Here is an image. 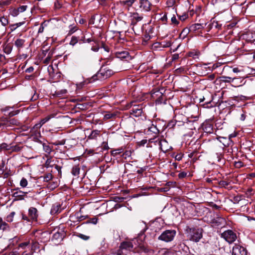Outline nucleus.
<instances>
[{
  "label": "nucleus",
  "mask_w": 255,
  "mask_h": 255,
  "mask_svg": "<svg viewBox=\"0 0 255 255\" xmlns=\"http://www.w3.org/2000/svg\"><path fill=\"white\" fill-rule=\"evenodd\" d=\"M176 232L174 230H166L158 237V240L168 243L173 240Z\"/></svg>",
  "instance_id": "obj_2"
},
{
  "label": "nucleus",
  "mask_w": 255,
  "mask_h": 255,
  "mask_svg": "<svg viewBox=\"0 0 255 255\" xmlns=\"http://www.w3.org/2000/svg\"><path fill=\"white\" fill-rule=\"evenodd\" d=\"M116 114L115 113L107 112L104 116V120H107L115 118Z\"/></svg>",
  "instance_id": "obj_28"
},
{
  "label": "nucleus",
  "mask_w": 255,
  "mask_h": 255,
  "mask_svg": "<svg viewBox=\"0 0 255 255\" xmlns=\"http://www.w3.org/2000/svg\"><path fill=\"white\" fill-rule=\"evenodd\" d=\"M213 100V95L209 92H206L204 94L199 98V102H204L203 106L205 107L208 108L209 107L213 106L212 105L208 106V105L211 104Z\"/></svg>",
  "instance_id": "obj_6"
},
{
  "label": "nucleus",
  "mask_w": 255,
  "mask_h": 255,
  "mask_svg": "<svg viewBox=\"0 0 255 255\" xmlns=\"http://www.w3.org/2000/svg\"><path fill=\"white\" fill-rule=\"evenodd\" d=\"M90 51V48L88 47L83 46L82 47V52L85 55H88Z\"/></svg>",
  "instance_id": "obj_50"
},
{
  "label": "nucleus",
  "mask_w": 255,
  "mask_h": 255,
  "mask_svg": "<svg viewBox=\"0 0 255 255\" xmlns=\"http://www.w3.org/2000/svg\"><path fill=\"white\" fill-rule=\"evenodd\" d=\"M151 3L148 0H140V8L144 11H148L150 10Z\"/></svg>",
  "instance_id": "obj_15"
},
{
  "label": "nucleus",
  "mask_w": 255,
  "mask_h": 255,
  "mask_svg": "<svg viewBox=\"0 0 255 255\" xmlns=\"http://www.w3.org/2000/svg\"><path fill=\"white\" fill-rule=\"evenodd\" d=\"M224 222V219L220 217H217L212 220V223L215 226H221Z\"/></svg>",
  "instance_id": "obj_23"
},
{
  "label": "nucleus",
  "mask_w": 255,
  "mask_h": 255,
  "mask_svg": "<svg viewBox=\"0 0 255 255\" xmlns=\"http://www.w3.org/2000/svg\"><path fill=\"white\" fill-rule=\"evenodd\" d=\"M71 26H72L71 25ZM77 28H76V26H73V27H71V28H70L69 31V34H73V33H74L76 31H77Z\"/></svg>",
  "instance_id": "obj_57"
},
{
  "label": "nucleus",
  "mask_w": 255,
  "mask_h": 255,
  "mask_svg": "<svg viewBox=\"0 0 255 255\" xmlns=\"http://www.w3.org/2000/svg\"><path fill=\"white\" fill-rule=\"evenodd\" d=\"M114 73L113 70L107 68H101L95 75H93L89 80V82H94L96 80H103L106 79L112 75Z\"/></svg>",
  "instance_id": "obj_1"
},
{
  "label": "nucleus",
  "mask_w": 255,
  "mask_h": 255,
  "mask_svg": "<svg viewBox=\"0 0 255 255\" xmlns=\"http://www.w3.org/2000/svg\"><path fill=\"white\" fill-rule=\"evenodd\" d=\"M3 150H10L9 146L6 143H2L0 144V152H1Z\"/></svg>",
  "instance_id": "obj_37"
},
{
  "label": "nucleus",
  "mask_w": 255,
  "mask_h": 255,
  "mask_svg": "<svg viewBox=\"0 0 255 255\" xmlns=\"http://www.w3.org/2000/svg\"><path fill=\"white\" fill-rule=\"evenodd\" d=\"M39 248V244L36 242H33L31 246V251L34 252L37 249Z\"/></svg>",
  "instance_id": "obj_38"
},
{
  "label": "nucleus",
  "mask_w": 255,
  "mask_h": 255,
  "mask_svg": "<svg viewBox=\"0 0 255 255\" xmlns=\"http://www.w3.org/2000/svg\"><path fill=\"white\" fill-rule=\"evenodd\" d=\"M189 31H190L189 30V28H184L182 30L181 33H180V37H182V38H184L186 36V35H187V34L188 33V32Z\"/></svg>",
  "instance_id": "obj_42"
},
{
  "label": "nucleus",
  "mask_w": 255,
  "mask_h": 255,
  "mask_svg": "<svg viewBox=\"0 0 255 255\" xmlns=\"http://www.w3.org/2000/svg\"><path fill=\"white\" fill-rule=\"evenodd\" d=\"M212 27H214L217 29H219L221 27V25H219L217 22H213L212 24Z\"/></svg>",
  "instance_id": "obj_61"
},
{
  "label": "nucleus",
  "mask_w": 255,
  "mask_h": 255,
  "mask_svg": "<svg viewBox=\"0 0 255 255\" xmlns=\"http://www.w3.org/2000/svg\"><path fill=\"white\" fill-rule=\"evenodd\" d=\"M80 38L79 37L73 36L71 37V41L70 42V44L74 46L75 45L79 40Z\"/></svg>",
  "instance_id": "obj_36"
},
{
  "label": "nucleus",
  "mask_w": 255,
  "mask_h": 255,
  "mask_svg": "<svg viewBox=\"0 0 255 255\" xmlns=\"http://www.w3.org/2000/svg\"><path fill=\"white\" fill-rule=\"evenodd\" d=\"M64 234L65 233L62 231L55 232L53 234L52 241L54 242L55 244H58L62 241L64 237Z\"/></svg>",
  "instance_id": "obj_10"
},
{
  "label": "nucleus",
  "mask_w": 255,
  "mask_h": 255,
  "mask_svg": "<svg viewBox=\"0 0 255 255\" xmlns=\"http://www.w3.org/2000/svg\"><path fill=\"white\" fill-rule=\"evenodd\" d=\"M171 21L172 22V24H173L174 25H177L179 23L178 21L177 20L176 16L175 15H173L172 17L171 18Z\"/></svg>",
  "instance_id": "obj_49"
},
{
  "label": "nucleus",
  "mask_w": 255,
  "mask_h": 255,
  "mask_svg": "<svg viewBox=\"0 0 255 255\" xmlns=\"http://www.w3.org/2000/svg\"><path fill=\"white\" fill-rule=\"evenodd\" d=\"M221 237L224 239L229 244L234 242L237 238V235L232 230H228L221 234Z\"/></svg>",
  "instance_id": "obj_5"
},
{
  "label": "nucleus",
  "mask_w": 255,
  "mask_h": 255,
  "mask_svg": "<svg viewBox=\"0 0 255 255\" xmlns=\"http://www.w3.org/2000/svg\"><path fill=\"white\" fill-rule=\"evenodd\" d=\"M182 157H183V154L181 153H179V154H177L175 156V160L180 161L182 159Z\"/></svg>",
  "instance_id": "obj_62"
},
{
  "label": "nucleus",
  "mask_w": 255,
  "mask_h": 255,
  "mask_svg": "<svg viewBox=\"0 0 255 255\" xmlns=\"http://www.w3.org/2000/svg\"><path fill=\"white\" fill-rule=\"evenodd\" d=\"M19 11L17 10V9H13L11 12V14L13 16H16L17 15H18L19 14Z\"/></svg>",
  "instance_id": "obj_56"
},
{
  "label": "nucleus",
  "mask_w": 255,
  "mask_h": 255,
  "mask_svg": "<svg viewBox=\"0 0 255 255\" xmlns=\"http://www.w3.org/2000/svg\"><path fill=\"white\" fill-rule=\"evenodd\" d=\"M54 114H51L45 118L41 119L40 122L41 123L43 126L44 124L48 122L51 119L53 118L54 117Z\"/></svg>",
  "instance_id": "obj_29"
},
{
  "label": "nucleus",
  "mask_w": 255,
  "mask_h": 255,
  "mask_svg": "<svg viewBox=\"0 0 255 255\" xmlns=\"http://www.w3.org/2000/svg\"><path fill=\"white\" fill-rule=\"evenodd\" d=\"M203 129L206 133H211L213 132V126L211 124L205 123L203 126Z\"/></svg>",
  "instance_id": "obj_20"
},
{
  "label": "nucleus",
  "mask_w": 255,
  "mask_h": 255,
  "mask_svg": "<svg viewBox=\"0 0 255 255\" xmlns=\"http://www.w3.org/2000/svg\"><path fill=\"white\" fill-rule=\"evenodd\" d=\"M123 249H122L120 248L117 252L118 255H126V254L123 252Z\"/></svg>",
  "instance_id": "obj_64"
},
{
  "label": "nucleus",
  "mask_w": 255,
  "mask_h": 255,
  "mask_svg": "<svg viewBox=\"0 0 255 255\" xmlns=\"http://www.w3.org/2000/svg\"><path fill=\"white\" fill-rule=\"evenodd\" d=\"M42 126V125L41 123L39 122L38 123L36 124L34 126L33 128L34 129H39Z\"/></svg>",
  "instance_id": "obj_63"
},
{
  "label": "nucleus",
  "mask_w": 255,
  "mask_h": 255,
  "mask_svg": "<svg viewBox=\"0 0 255 255\" xmlns=\"http://www.w3.org/2000/svg\"><path fill=\"white\" fill-rule=\"evenodd\" d=\"M29 244V242H25L22 243L19 245V247L23 249H25Z\"/></svg>",
  "instance_id": "obj_51"
},
{
  "label": "nucleus",
  "mask_w": 255,
  "mask_h": 255,
  "mask_svg": "<svg viewBox=\"0 0 255 255\" xmlns=\"http://www.w3.org/2000/svg\"><path fill=\"white\" fill-rule=\"evenodd\" d=\"M0 22L3 26H6L8 23L7 18L4 16L0 17Z\"/></svg>",
  "instance_id": "obj_43"
},
{
  "label": "nucleus",
  "mask_w": 255,
  "mask_h": 255,
  "mask_svg": "<svg viewBox=\"0 0 255 255\" xmlns=\"http://www.w3.org/2000/svg\"><path fill=\"white\" fill-rule=\"evenodd\" d=\"M66 140L65 139H62L61 140L56 141L54 143L55 145H64L65 144Z\"/></svg>",
  "instance_id": "obj_54"
},
{
  "label": "nucleus",
  "mask_w": 255,
  "mask_h": 255,
  "mask_svg": "<svg viewBox=\"0 0 255 255\" xmlns=\"http://www.w3.org/2000/svg\"><path fill=\"white\" fill-rule=\"evenodd\" d=\"M55 165L54 161L52 159V158L49 157H48L47 160L45 161L44 166L46 168L49 167H53Z\"/></svg>",
  "instance_id": "obj_26"
},
{
  "label": "nucleus",
  "mask_w": 255,
  "mask_h": 255,
  "mask_svg": "<svg viewBox=\"0 0 255 255\" xmlns=\"http://www.w3.org/2000/svg\"><path fill=\"white\" fill-rule=\"evenodd\" d=\"M187 173L185 172H181L179 173L178 177L179 178H183L187 176Z\"/></svg>",
  "instance_id": "obj_59"
},
{
  "label": "nucleus",
  "mask_w": 255,
  "mask_h": 255,
  "mask_svg": "<svg viewBox=\"0 0 255 255\" xmlns=\"http://www.w3.org/2000/svg\"><path fill=\"white\" fill-rule=\"evenodd\" d=\"M12 49V46L10 43L5 44L3 45V51L6 54L11 53Z\"/></svg>",
  "instance_id": "obj_25"
},
{
  "label": "nucleus",
  "mask_w": 255,
  "mask_h": 255,
  "mask_svg": "<svg viewBox=\"0 0 255 255\" xmlns=\"http://www.w3.org/2000/svg\"><path fill=\"white\" fill-rule=\"evenodd\" d=\"M142 113V108L140 105L134 106L130 110V113L136 117L140 116Z\"/></svg>",
  "instance_id": "obj_11"
},
{
  "label": "nucleus",
  "mask_w": 255,
  "mask_h": 255,
  "mask_svg": "<svg viewBox=\"0 0 255 255\" xmlns=\"http://www.w3.org/2000/svg\"><path fill=\"white\" fill-rule=\"evenodd\" d=\"M146 228H144L142 231H141L140 233L138 234V239L139 240H140L141 242L142 241V239H144L145 238V236H144V232L145 231H146Z\"/></svg>",
  "instance_id": "obj_45"
},
{
  "label": "nucleus",
  "mask_w": 255,
  "mask_h": 255,
  "mask_svg": "<svg viewBox=\"0 0 255 255\" xmlns=\"http://www.w3.org/2000/svg\"><path fill=\"white\" fill-rule=\"evenodd\" d=\"M124 151L123 149L122 148L116 149L112 150L111 151V155L113 156H116L117 155L120 154L122 152H123Z\"/></svg>",
  "instance_id": "obj_31"
},
{
  "label": "nucleus",
  "mask_w": 255,
  "mask_h": 255,
  "mask_svg": "<svg viewBox=\"0 0 255 255\" xmlns=\"http://www.w3.org/2000/svg\"><path fill=\"white\" fill-rule=\"evenodd\" d=\"M189 239L195 242H198L203 236V230L198 228H190L189 232Z\"/></svg>",
  "instance_id": "obj_3"
},
{
  "label": "nucleus",
  "mask_w": 255,
  "mask_h": 255,
  "mask_svg": "<svg viewBox=\"0 0 255 255\" xmlns=\"http://www.w3.org/2000/svg\"><path fill=\"white\" fill-rule=\"evenodd\" d=\"M19 124L18 121L14 118H2L0 120V127L3 128H11L13 126L18 125Z\"/></svg>",
  "instance_id": "obj_4"
},
{
  "label": "nucleus",
  "mask_w": 255,
  "mask_h": 255,
  "mask_svg": "<svg viewBox=\"0 0 255 255\" xmlns=\"http://www.w3.org/2000/svg\"><path fill=\"white\" fill-rule=\"evenodd\" d=\"M62 210L61 205L59 203H55L52 206L50 213L51 215H55L60 213Z\"/></svg>",
  "instance_id": "obj_13"
},
{
  "label": "nucleus",
  "mask_w": 255,
  "mask_h": 255,
  "mask_svg": "<svg viewBox=\"0 0 255 255\" xmlns=\"http://www.w3.org/2000/svg\"><path fill=\"white\" fill-rule=\"evenodd\" d=\"M25 40L24 39L17 38L14 41V45L18 50L22 48L25 45Z\"/></svg>",
  "instance_id": "obj_19"
},
{
  "label": "nucleus",
  "mask_w": 255,
  "mask_h": 255,
  "mask_svg": "<svg viewBox=\"0 0 255 255\" xmlns=\"http://www.w3.org/2000/svg\"><path fill=\"white\" fill-rule=\"evenodd\" d=\"M131 154V152L130 150H127L122 154V157L125 159L127 157H130Z\"/></svg>",
  "instance_id": "obj_48"
},
{
  "label": "nucleus",
  "mask_w": 255,
  "mask_h": 255,
  "mask_svg": "<svg viewBox=\"0 0 255 255\" xmlns=\"http://www.w3.org/2000/svg\"><path fill=\"white\" fill-rule=\"evenodd\" d=\"M100 133L101 130L98 129L93 130L88 136V138L90 139H97V137L100 136Z\"/></svg>",
  "instance_id": "obj_21"
},
{
  "label": "nucleus",
  "mask_w": 255,
  "mask_h": 255,
  "mask_svg": "<svg viewBox=\"0 0 255 255\" xmlns=\"http://www.w3.org/2000/svg\"><path fill=\"white\" fill-rule=\"evenodd\" d=\"M80 166L79 164L75 165L72 167V169L71 170V173L73 176L78 177L79 175L80 174Z\"/></svg>",
  "instance_id": "obj_24"
},
{
  "label": "nucleus",
  "mask_w": 255,
  "mask_h": 255,
  "mask_svg": "<svg viewBox=\"0 0 255 255\" xmlns=\"http://www.w3.org/2000/svg\"><path fill=\"white\" fill-rule=\"evenodd\" d=\"M78 237L79 238H80L81 239H82L84 240H85V241L88 240L90 238V237L89 236L82 234H80L78 235Z\"/></svg>",
  "instance_id": "obj_55"
},
{
  "label": "nucleus",
  "mask_w": 255,
  "mask_h": 255,
  "mask_svg": "<svg viewBox=\"0 0 255 255\" xmlns=\"http://www.w3.org/2000/svg\"><path fill=\"white\" fill-rule=\"evenodd\" d=\"M221 81L225 83H232L233 81V77L228 76H222L220 77Z\"/></svg>",
  "instance_id": "obj_35"
},
{
  "label": "nucleus",
  "mask_w": 255,
  "mask_h": 255,
  "mask_svg": "<svg viewBox=\"0 0 255 255\" xmlns=\"http://www.w3.org/2000/svg\"><path fill=\"white\" fill-rule=\"evenodd\" d=\"M143 18V17L140 16L137 13H133L131 16V24L133 25L132 29L134 31V26L136 24L137 22L141 21Z\"/></svg>",
  "instance_id": "obj_16"
},
{
  "label": "nucleus",
  "mask_w": 255,
  "mask_h": 255,
  "mask_svg": "<svg viewBox=\"0 0 255 255\" xmlns=\"http://www.w3.org/2000/svg\"><path fill=\"white\" fill-rule=\"evenodd\" d=\"M129 56V54L127 51H123L117 54V57L119 58H127Z\"/></svg>",
  "instance_id": "obj_33"
},
{
  "label": "nucleus",
  "mask_w": 255,
  "mask_h": 255,
  "mask_svg": "<svg viewBox=\"0 0 255 255\" xmlns=\"http://www.w3.org/2000/svg\"><path fill=\"white\" fill-rule=\"evenodd\" d=\"M28 215L30 220L36 221L38 217L37 209L34 207H30L28 210Z\"/></svg>",
  "instance_id": "obj_14"
},
{
  "label": "nucleus",
  "mask_w": 255,
  "mask_h": 255,
  "mask_svg": "<svg viewBox=\"0 0 255 255\" xmlns=\"http://www.w3.org/2000/svg\"><path fill=\"white\" fill-rule=\"evenodd\" d=\"M99 49V46L96 45L95 46H92L90 49L94 52H97Z\"/></svg>",
  "instance_id": "obj_60"
},
{
  "label": "nucleus",
  "mask_w": 255,
  "mask_h": 255,
  "mask_svg": "<svg viewBox=\"0 0 255 255\" xmlns=\"http://www.w3.org/2000/svg\"><path fill=\"white\" fill-rule=\"evenodd\" d=\"M97 222H98V218H93L92 219H91L88 221H87L86 223H91V224L95 225L97 223Z\"/></svg>",
  "instance_id": "obj_52"
},
{
  "label": "nucleus",
  "mask_w": 255,
  "mask_h": 255,
  "mask_svg": "<svg viewBox=\"0 0 255 255\" xmlns=\"http://www.w3.org/2000/svg\"><path fill=\"white\" fill-rule=\"evenodd\" d=\"M41 178H43V181L44 182H48L51 180L53 178V175L51 173H47L43 175V176L40 177Z\"/></svg>",
  "instance_id": "obj_30"
},
{
  "label": "nucleus",
  "mask_w": 255,
  "mask_h": 255,
  "mask_svg": "<svg viewBox=\"0 0 255 255\" xmlns=\"http://www.w3.org/2000/svg\"><path fill=\"white\" fill-rule=\"evenodd\" d=\"M15 215L14 212H11L6 218V220L8 222H11L13 221V217Z\"/></svg>",
  "instance_id": "obj_40"
},
{
  "label": "nucleus",
  "mask_w": 255,
  "mask_h": 255,
  "mask_svg": "<svg viewBox=\"0 0 255 255\" xmlns=\"http://www.w3.org/2000/svg\"><path fill=\"white\" fill-rule=\"evenodd\" d=\"M204 28L203 24L201 23H195L192 24L189 27V30L190 31H196L199 29H201Z\"/></svg>",
  "instance_id": "obj_22"
},
{
  "label": "nucleus",
  "mask_w": 255,
  "mask_h": 255,
  "mask_svg": "<svg viewBox=\"0 0 255 255\" xmlns=\"http://www.w3.org/2000/svg\"><path fill=\"white\" fill-rule=\"evenodd\" d=\"M43 150L47 154H50L52 151V148L45 143L42 144Z\"/></svg>",
  "instance_id": "obj_32"
},
{
  "label": "nucleus",
  "mask_w": 255,
  "mask_h": 255,
  "mask_svg": "<svg viewBox=\"0 0 255 255\" xmlns=\"http://www.w3.org/2000/svg\"><path fill=\"white\" fill-rule=\"evenodd\" d=\"M155 142L159 146V149L163 152L168 150V144L165 139H159L155 140Z\"/></svg>",
  "instance_id": "obj_9"
},
{
  "label": "nucleus",
  "mask_w": 255,
  "mask_h": 255,
  "mask_svg": "<svg viewBox=\"0 0 255 255\" xmlns=\"http://www.w3.org/2000/svg\"><path fill=\"white\" fill-rule=\"evenodd\" d=\"M12 193V196L14 198V200H23L27 194V192L19 190L18 188L13 189Z\"/></svg>",
  "instance_id": "obj_8"
},
{
  "label": "nucleus",
  "mask_w": 255,
  "mask_h": 255,
  "mask_svg": "<svg viewBox=\"0 0 255 255\" xmlns=\"http://www.w3.org/2000/svg\"><path fill=\"white\" fill-rule=\"evenodd\" d=\"M219 184L221 187H226L229 185V182L225 180H221L219 182Z\"/></svg>",
  "instance_id": "obj_46"
},
{
  "label": "nucleus",
  "mask_w": 255,
  "mask_h": 255,
  "mask_svg": "<svg viewBox=\"0 0 255 255\" xmlns=\"http://www.w3.org/2000/svg\"><path fill=\"white\" fill-rule=\"evenodd\" d=\"M10 150L12 151L18 152L22 149V147L19 146L17 145L9 147Z\"/></svg>",
  "instance_id": "obj_41"
},
{
  "label": "nucleus",
  "mask_w": 255,
  "mask_h": 255,
  "mask_svg": "<svg viewBox=\"0 0 255 255\" xmlns=\"http://www.w3.org/2000/svg\"><path fill=\"white\" fill-rule=\"evenodd\" d=\"M20 185L22 187H25L27 185V180L24 178H22L20 182Z\"/></svg>",
  "instance_id": "obj_47"
},
{
  "label": "nucleus",
  "mask_w": 255,
  "mask_h": 255,
  "mask_svg": "<svg viewBox=\"0 0 255 255\" xmlns=\"http://www.w3.org/2000/svg\"><path fill=\"white\" fill-rule=\"evenodd\" d=\"M224 148L221 147L218 152H217L215 155V157L217 159L218 162H220L222 164L224 163L225 160L224 159Z\"/></svg>",
  "instance_id": "obj_12"
},
{
  "label": "nucleus",
  "mask_w": 255,
  "mask_h": 255,
  "mask_svg": "<svg viewBox=\"0 0 255 255\" xmlns=\"http://www.w3.org/2000/svg\"><path fill=\"white\" fill-rule=\"evenodd\" d=\"M161 42H156L153 45V48H157V49L162 48V47H161Z\"/></svg>",
  "instance_id": "obj_58"
},
{
  "label": "nucleus",
  "mask_w": 255,
  "mask_h": 255,
  "mask_svg": "<svg viewBox=\"0 0 255 255\" xmlns=\"http://www.w3.org/2000/svg\"><path fill=\"white\" fill-rule=\"evenodd\" d=\"M161 47H162V48L169 47L171 45V42L169 41L161 42Z\"/></svg>",
  "instance_id": "obj_44"
},
{
  "label": "nucleus",
  "mask_w": 255,
  "mask_h": 255,
  "mask_svg": "<svg viewBox=\"0 0 255 255\" xmlns=\"http://www.w3.org/2000/svg\"><path fill=\"white\" fill-rule=\"evenodd\" d=\"M200 52L197 51H190L188 53L189 57H192L194 59L198 58Z\"/></svg>",
  "instance_id": "obj_34"
},
{
  "label": "nucleus",
  "mask_w": 255,
  "mask_h": 255,
  "mask_svg": "<svg viewBox=\"0 0 255 255\" xmlns=\"http://www.w3.org/2000/svg\"><path fill=\"white\" fill-rule=\"evenodd\" d=\"M133 247L132 243L130 242H122L120 246V248L122 249L125 250L127 251H131Z\"/></svg>",
  "instance_id": "obj_17"
},
{
  "label": "nucleus",
  "mask_w": 255,
  "mask_h": 255,
  "mask_svg": "<svg viewBox=\"0 0 255 255\" xmlns=\"http://www.w3.org/2000/svg\"><path fill=\"white\" fill-rule=\"evenodd\" d=\"M9 227L8 225L5 222H3L2 219L0 218V230L2 231L9 230Z\"/></svg>",
  "instance_id": "obj_27"
},
{
  "label": "nucleus",
  "mask_w": 255,
  "mask_h": 255,
  "mask_svg": "<svg viewBox=\"0 0 255 255\" xmlns=\"http://www.w3.org/2000/svg\"><path fill=\"white\" fill-rule=\"evenodd\" d=\"M67 93V91L66 89H62L60 90H57L55 92V95L58 97H61Z\"/></svg>",
  "instance_id": "obj_39"
},
{
  "label": "nucleus",
  "mask_w": 255,
  "mask_h": 255,
  "mask_svg": "<svg viewBox=\"0 0 255 255\" xmlns=\"http://www.w3.org/2000/svg\"><path fill=\"white\" fill-rule=\"evenodd\" d=\"M27 8V5H21L17 8V10L19 11V12H22L25 11Z\"/></svg>",
  "instance_id": "obj_53"
},
{
  "label": "nucleus",
  "mask_w": 255,
  "mask_h": 255,
  "mask_svg": "<svg viewBox=\"0 0 255 255\" xmlns=\"http://www.w3.org/2000/svg\"><path fill=\"white\" fill-rule=\"evenodd\" d=\"M232 255H247V251L244 247L235 244L232 249Z\"/></svg>",
  "instance_id": "obj_7"
},
{
  "label": "nucleus",
  "mask_w": 255,
  "mask_h": 255,
  "mask_svg": "<svg viewBox=\"0 0 255 255\" xmlns=\"http://www.w3.org/2000/svg\"><path fill=\"white\" fill-rule=\"evenodd\" d=\"M232 83L233 84V85L235 87H240L245 84L243 79L237 77H233Z\"/></svg>",
  "instance_id": "obj_18"
}]
</instances>
